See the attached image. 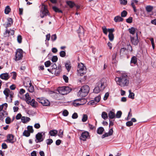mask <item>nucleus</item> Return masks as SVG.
Wrapping results in <instances>:
<instances>
[{
    "label": "nucleus",
    "mask_w": 156,
    "mask_h": 156,
    "mask_svg": "<svg viewBox=\"0 0 156 156\" xmlns=\"http://www.w3.org/2000/svg\"><path fill=\"white\" fill-rule=\"evenodd\" d=\"M119 76L115 78L117 84L121 87L127 86L129 83V78L127 74L125 72L121 71L118 73Z\"/></svg>",
    "instance_id": "1"
},
{
    "label": "nucleus",
    "mask_w": 156,
    "mask_h": 156,
    "mask_svg": "<svg viewBox=\"0 0 156 156\" xmlns=\"http://www.w3.org/2000/svg\"><path fill=\"white\" fill-rule=\"evenodd\" d=\"M106 80L105 79H102L98 83L97 86L94 88V92L95 93H98L101 91L103 90L106 86Z\"/></svg>",
    "instance_id": "2"
},
{
    "label": "nucleus",
    "mask_w": 156,
    "mask_h": 156,
    "mask_svg": "<svg viewBox=\"0 0 156 156\" xmlns=\"http://www.w3.org/2000/svg\"><path fill=\"white\" fill-rule=\"evenodd\" d=\"M133 51V49L132 46L129 44L127 45V48H123L120 49V57L123 58L127 57L128 58L129 52L132 53Z\"/></svg>",
    "instance_id": "3"
},
{
    "label": "nucleus",
    "mask_w": 156,
    "mask_h": 156,
    "mask_svg": "<svg viewBox=\"0 0 156 156\" xmlns=\"http://www.w3.org/2000/svg\"><path fill=\"white\" fill-rule=\"evenodd\" d=\"M89 88L88 86L85 85L83 86L78 93V96L80 97H83L86 96L88 93Z\"/></svg>",
    "instance_id": "4"
},
{
    "label": "nucleus",
    "mask_w": 156,
    "mask_h": 156,
    "mask_svg": "<svg viewBox=\"0 0 156 156\" xmlns=\"http://www.w3.org/2000/svg\"><path fill=\"white\" fill-rule=\"evenodd\" d=\"M78 75L82 76L86 73V68L82 63L78 64L77 69Z\"/></svg>",
    "instance_id": "5"
},
{
    "label": "nucleus",
    "mask_w": 156,
    "mask_h": 156,
    "mask_svg": "<svg viewBox=\"0 0 156 156\" xmlns=\"http://www.w3.org/2000/svg\"><path fill=\"white\" fill-rule=\"evenodd\" d=\"M40 14L41 17L42 18L49 15V11L47 9V6L43 4L42 5Z\"/></svg>",
    "instance_id": "6"
},
{
    "label": "nucleus",
    "mask_w": 156,
    "mask_h": 156,
    "mask_svg": "<svg viewBox=\"0 0 156 156\" xmlns=\"http://www.w3.org/2000/svg\"><path fill=\"white\" fill-rule=\"evenodd\" d=\"M45 136V132H41L38 133L36 135L35 137L36 140V142L38 143L43 141Z\"/></svg>",
    "instance_id": "7"
},
{
    "label": "nucleus",
    "mask_w": 156,
    "mask_h": 156,
    "mask_svg": "<svg viewBox=\"0 0 156 156\" xmlns=\"http://www.w3.org/2000/svg\"><path fill=\"white\" fill-rule=\"evenodd\" d=\"M3 93L5 95L6 98L8 100V98L9 96L10 100L9 102L12 101V98H13V92L11 91L9 89L6 88L3 91Z\"/></svg>",
    "instance_id": "8"
},
{
    "label": "nucleus",
    "mask_w": 156,
    "mask_h": 156,
    "mask_svg": "<svg viewBox=\"0 0 156 156\" xmlns=\"http://www.w3.org/2000/svg\"><path fill=\"white\" fill-rule=\"evenodd\" d=\"M60 93L62 95L66 94L71 90V89L68 87H63L59 89Z\"/></svg>",
    "instance_id": "9"
},
{
    "label": "nucleus",
    "mask_w": 156,
    "mask_h": 156,
    "mask_svg": "<svg viewBox=\"0 0 156 156\" xmlns=\"http://www.w3.org/2000/svg\"><path fill=\"white\" fill-rule=\"evenodd\" d=\"M14 60L17 61L22 58L23 57V50L21 49L16 50Z\"/></svg>",
    "instance_id": "10"
},
{
    "label": "nucleus",
    "mask_w": 156,
    "mask_h": 156,
    "mask_svg": "<svg viewBox=\"0 0 156 156\" xmlns=\"http://www.w3.org/2000/svg\"><path fill=\"white\" fill-rule=\"evenodd\" d=\"M38 101L44 106H48L50 105L49 101L44 98H39Z\"/></svg>",
    "instance_id": "11"
},
{
    "label": "nucleus",
    "mask_w": 156,
    "mask_h": 156,
    "mask_svg": "<svg viewBox=\"0 0 156 156\" xmlns=\"http://www.w3.org/2000/svg\"><path fill=\"white\" fill-rule=\"evenodd\" d=\"M89 136V133L87 131H84L82 133L80 137V140L83 141H86L87 138Z\"/></svg>",
    "instance_id": "12"
},
{
    "label": "nucleus",
    "mask_w": 156,
    "mask_h": 156,
    "mask_svg": "<svg viewBox=\"0 0 156 156\" xmlns=\"http://www.w3.org/2000/svg\"><path fill=\"white\" fill-rule=\"evenodd\" d=\"M7 112L4 110L0 109V120L3 121L7 115Z\"/></svg>",
    "instance_id": "13"
},
{
    "label": "nucleus",
    "mask_w": 156,
    "mask_h": 156,
    "mask_svg": "<svg viewBox=\"0 0 156 156\" xmlns=\"http://www.w3.org/2000/svg\"><path fill=\"white\" fill-rule=\"evenodd\" d=\"M131 42L133 44L135 45H137L138 44L139 41L137 34H136V36L135 37H131Z\"/></svg>",
    "instance_id": "14"
},
{
    "label": "nucleus",
    "mask_w": 156,
    "mask_h": 156,
    "mask_svg": "<svg viewBox=\"0 0 156 156\" xmlns=\"http://www.w3.org/2000/svg\"><path fill=\"white\" fill-rule=\"evenodd\" d=\"M109 34H108L109 39L111 41H112L114 39V36L113 32L115 31L114 28H112L111 30H109Z\"/></svg>",
    "instance_id": "15"
},
{
    "label": "nucleus",
    "mask_w": 156,
    "mask_h": 156,
    "mask_svg": "<svg viewBox=\"0 0 156 156\" xmlns=\"http://www.w3.org/2000/svg\"><path fill=\"white\" fill-rule=\"evenodd\" d=\"M9 77L10 76L7 73H2L0 75V78L5 80H7Z\"/></svg>",
    "instance_id": "16"
},
{
    "label": "nucleus",
    "mask_w": 156,
    "mask_h": 156,
    "mask_svg": "<svg viewBox=\"0 0 156 156\" xmlns=\"http://www.w3.org/2000/svg\"><path fill=\"white\" fill-rule=\"evenodd\" d=\"M6 141L9 143H13L14 142V136L12 134H9L7 136Z\"/></svg>",
    "instance_id": "17"
},
{
    "label": "nucleus",
    "mask_w": 156,
    "mask_h": 156,
    "mask_svg": "<svg viewBox=\"0 0 156 156\" xmlns=\"http://www.w3.org/2000/svg\"><path fill=\"white\" fill-rule=\"evenodd\" d=\"M138 2V1L137 0H133L131 2V5L135 12H136L137 11L135 5H137Z\"/></svg>",
    "instance_id": "18"
},
{
    "label": "nucleus",
    "mask_w": 156,
    "mask_h": 156,
    "mask_svg": "<svg viewBox=\"0 0 156 156\" xmlns=\"http://www.w3.org/2000/svg\"><path fill=\"white\" fill-rule=\"evenodd\" d=\"M113 133V130L112 128L110 129L108 133H107L103 134L102 136V138H104L106 137H108L109 136H111L112 135Z\"/></svg>",
    "instance_id": "19"
},
{
    "label": "nucleus",
    "mask_w": 156,
    "mask_h": 156,
    "mask_svg": "<svg viewBox=\"0 0 156 156\" xmlns=\"http://www.w3.org/2000/svg\"><path fill=\"white\" fill-rule=\"evenodd\" d=\"M65 65L66 68L68 72H69L71 68L70 62L69 61H67L66 62Z\"/></svg>",
    "instance_id": "20"
},
{
    "label": "nucleus",
    "mask_w": 156,
    "mask_h": 156,
    "mask_svg": "<svg viewBox=\"0 0 156 156\" xmlns=\"http://www.w3.org/2000/svg\"><path fill=\"white\" fill-rule=\"evenodd\" d=\"M32 83L30 80L28 78L26 79L24 81L23 85L25 87H28Z\"/></svg>",
    "instance_id": "21"
},
{
    "label": "nucleus",
    "mask_w": 156,
    "mask_h": 156,
    "mask_svg": "<svg viewBox=\"0 0 156 156\" xmlns=\"http://www.w3.org/2000/svg\"><path fill=\"white\" fill-rule=\"evenodd\" d=\"M22 122L24 123H27L29 122L30 119L27 117L22 116L21 119Z\"/></svg>",
    "instance_id": "22"
},
{
    "label": "nucleus",
    "mask_w": 156,
    "mask_h": 156,
    "mask_svg": "<svg viewBox=\"0 0 156 156\" xmlns=\"http://www.w3.org/2000/svg\"><path fill=\"white\" fill-rule=\"evenodd\" d=\"M81 101H83V103H80L79 102H75L74 103V105L75 106L82 105L85 104L87 102L86 100L84 99H82L81 100Z\"/></svg>",
    "instance_id": "23"
},
{
    "label": "nucleus",
    "mask_w": 156,
    "mask_h": 156,
    "mask_svg": "<svg viewBox=\"0 0 156 156\" xmlns=\"http://www.w3.org/2000/svg\"><path fill=\"white\" fill-rule=\"evenodd\" d=\"M123 19L120 16H117L114 18V20L115 22H119L123 21Z\"/></svg>",
    "instance_id": "24"
},
{
    "label": "nucleus",
    "mask_w": 156,
    "mask_h": 156,
    "mask_svg": "<svg viewBox=\"0 0 156 156\" xmlns=\"http://www.w3.org/2000/svg\"><path fill=\"white\" fill-rule=\"evenodd\" d=\"M57 133V130L55 129L50 130L49 132V134L52 136H56Z\"/></svg>",
    "instance_id": "25"
},
{
    "label": "nucleus",
    "mask_w": 156,
    "mask_h": 156,
    "mask_svg": "<svg viewBox=\"0 0 156 156\" xmlns=\"http://www.w3.org/2000/svg\"><path fill=\"white\" fill-rule=\"evenodd\" d=\"M109 117L110 119H113L115 117V114L114 112L110 111L108 114Z\"/></svg>",
    "instance_id": "26"
},
{
    "label": "nucleus",
    "mask_w": 156,
    "mask_h": 156,
    "mask_svg": "<svg viewBox=\"0 0 156 156\" xmlns=\"http://www.w3.org/2000/svg\"><path fill=\"white\" fill-rule=\"evenodd\" d=\"M25 96L26 102L27 103L29 104L31 100V97L30 96L29 94L28 93H26L25 95Z\"/></svg>",
    "instance_id": "27"
},
{
    "label": "nucleus",
    "mask_w": 156,
    "mask_h": 156,
    "mask_svg": "<svg viewBox=\"0 0 156 156\" xmlns=\"http://www.w3.org/2000/svg\"><path fill=\"white\" fill-rule=\"evenodd\" d=\"M66 4L70 8H73L74 6L75 5V3L71 1H67L66 2Z\"/></svg>",
    "instance_id": "28"
},
{
    "label": "nucleus",
    "mask_w": 156,
    "mask_h": 156,
    "mask_svg": "<svg viewBox=\"0 0 156 156\" xmlns=\"http://www.w3.org/2000/svg\"><path fill=\"white\" fill-rule=\"evenodd\" d=\"M30 105L33 107H35L37 106V103L36 102L34 99H32L30 102Z\"/></svg>",
    "instance_id": "29"
},
{
    "label": "nucleus",
    "mask_w": 156,
    "mask_h": 156,
    "mask_svg": "<svg viewBox=\"0 0 156 156\" xmlns=\"http://www.w3.org/2000/svg\"><path fill=\"white\" fill-rule=\"evenodd\" d=\"M136 30V29L133 27H132L128 29L129 33L133 35L135 34Z\"/></svg>",
    "instance_id": "30"
},
{
    "label": "nucleus",
    "mask_w": 156,
    "mask_h": 156,
    "mask_svg": "<svg viewBox=\"0 0 156 156\" xmlns=\"http://www.w3.org/2000/svg\"><path fill=\"white\" fill-rule=\"evenodd\" d=\"M102 29L103 33L105 35H107L108 32L109 33V30L112 29H107L105 26L102 27Z\"/></svg>",
    "instance_id": "31"
},
{
    "label": "nucleus",
    "mask_w": 156,
    "mask_h": 156,
    "mask_svg": "<svg viewBox=\"0 0 156 156\" xmlns=\"http://www.w3.org/2000/svg\"><path fill=\"white\" fill-rule=\"evenodd\" d=\"M137 58L135 56H133L131 59L130 63L131 64L133 63L134 64H135L137 63Z\"/></svg>",
    "instance_id": "32"
},
{
    "label": "nucleus",
    "mask_w": 156,
    "mask_h": 156,
    "mask_svg": "<svg viewBox=\"0 0 156 156\" xmlns=\"http://www.w3.org/2000/svg\"><path fill=\"white\" fill-rule=\"evenodd\" d=\"M8 106V105L7 103H5L0 105V109H2L5 110L6 109Z\"/></svg>",
    "instance_id": "33"
},
{
    "label": "nucleus",
    "mask_w": 156,
    "mask_h": 156,
    "mask_svg": "<svg viewBox=\"0 0 156 156\" xmlns=\"http://www.w3.org/2000/svg\"><path fill=\"white\" fill-rule=\"evenodd\" d=\"M8 22L7 23V26L8 27H10L13 23V21L12 19L10 18L8 19Z\"/></svg>",
    "instance_id": "34"
},
{
    "label": "nucleus",
    "mask_w": 156,
    "mask_h": 156,
    "mask_svg": "<svg viewBox=\"0 0 156 156\" xmlns=\"http://www.w3.org/2000/svg\"><path fill=\"white\" fill-rule=\"evenodd\" d=\"M129 94L128 96L129 98L132 99H133L134 98L135 95L134 93L132 92L131 90H129Z\"/></svg>",
    "instance_id": "35"
},
{
    "label": "nucleus",
    "mask_w": 156,
    "mask_h": 156,
    "mask_svg": "<svg viewBox=\"0 0 156 156\" xmlns=\"http://www.w3.org/2000/svg\"><path fill=\"white\" fill-rule=\"evenodd\" d=\"M153 9V6L151 5H147L146 7V11L149 12H151Z\"/></svg>",
    "instance_id": "36"
},
{
    "label": "nucleus",
    "mask_w": 156,
    "mask_h": 156,
    "mask_svg": "<svg viewBox=\"0 0 156 156\" xmlns=\"http://www.w3.org/2000/svg\"><path fill=\"white\" fill-rule=\"evenodd\" d=\"M101 117L104 119H107L108 118L107 113L105 112H102L101 114Z\"/></svg>",
    "instance_id": "37"
},
{
    "label": "nucleus",
    "mask_w": 156,
    "mask_h": 156,
    "mask_svg": "<svg viewBox=\"0 0 156 156\" xmlns=\"http://www.w3.org/2000/svg\"><path fill=\"white\" fill-rule=\"evenodd\" d=\"M11 11V9L9 6H7L5 9V12L6 14H8Z\"/></svg>",
    "instance_id": "38"
},
{
    "label": "nucleus",
    "mask_w": 156,
    "mask_h": 156,
    "mask_svg": "<svg viewBox=\"0 0 156 156\" xmlns=\"http://www.w3.org/2000/svg\"><path fill=\"white\" fill-rule=\"evenodd\" d=\"M104 131V128L102 127H100L97 130V133L100 134H102Z\"/></svg>",
    "instance_id": "39"
},
{
    "label": "nucleus",
    "mask_w": 156,
    "mask_h": 156,
    "mask_svg": "<svg viewBox=\"0 0 156 156\" xmlns=\"http://www.w3.org/2000/svg\"><path fill=\"white\" fill-rule=\"evenodd\" d=\"M23 135L26 137H28L30 135V133L27 130H25L23 133Z\"/></svg>",
    "instance_id": "40"
},
{
    "label": "nucleus",
    "mask_w": 156,
    "mask_h": 156,
    "mask_svg": "<svg viewBox=\"0 0 156 156\" xmlns=\"http://www.w3.org/2000/svg\"><path fill=\"white\" fill-rule=\"evenodd\" d=\"M88 119V116L86 114H83L82 119V121L83 122H86Z\"/></svg>",
    "instance_id": "41"
},
{
    "label": "nucleus",
    "mask_w": 156,
    "mask_h": 156,
    "mask_svg": "<svg viewBox=\"0 0 156 156\" xmlns=\"http://www.w3.org/2000/svg\"><path fill=\"white\" fill-rule=\"evenodd\" d=\"M28 90L30 92H33L34 91V88L33 86L32 85V84H31L28 87Z\"/></svg>",
    "instance_id": "42"
},
{
    "label": "nucleus",
    "mask_w": 156,
    "mask_h": 156,
    "mask_svg": "<svg viewBox=\"0 0 156 156\" xmlns=\"http://www.w3.org/2000/svg\"><path fill=\"white\" fill-rule=\"evenodd\" d=\"M27 130L30 133H33L34 132V129L32 126H28L27 127Z\"/></svg>",
    "instance_id": "43"
},
{
    "label": "nucleus",
    "mask_w": 156,
    "mask_h": 156,
    "mask_svg": "<svg viewBox=\"0 0 156 156\" xmlns=\"http://www.w3.org/2000/svg\"><path fill=\"white\" fill-rule=\"evenodd\" d=\"M53 10L56 12L62 13V11L59 9L58 8L55 6H53Z\"/></svg>",
    "instance_id": "44"
},
{
    "label": "nucleus",
    "mask_w": 156,
    "mask_h": 156,
    "mask_svg": "<svg viewBox=\"0 0 156 156\" xmlns=\"http://www.w3.org/2000/svg\"><path fill=\"white\" fill-rule=\"evenodd\" d=\"M122 114V112L121 111H118L117 112L115 116L117 118H119L121 117Z\"/></svg>",
    "instance_id": "45"
},
{
    "label": "nucleus",
    "mask_w": 156,
    "mask_h": 156,
    "mask_svg": "<svg viewBox=\"0 0 156 156\" xmlns=\"http://www.w3.org/2000/svg\"><path fill=\"white\" fill-rule=\"evenodd\" d=\"M101 96L100 95L98 96L97 97H96L94 98V101L96 103H98L99 102L100 100L101 99Z\"/></svg>",
    "instance_id": "46"
},
{
    "label": "nucleus",
    "mask_w": 156,
    "mask_h": 156,
    "mask_svg": "<svg viewBox=\"0 0 156 156\" xmlns=\"http://www.w3.org/2000/svg\"><path fill=\"white\" fill-rule=\"evenodd\" d=\"M11 76H12V78L14 80H15L17 74L15 72H12L11 73Z\"/></svg>",
    "instance_id": "47"
},
{
    "label": "nucleus",
    "mask_w": 156,
    "mask_h": 156,
    "mask_svg": "<svg viewBox=\"0 0 156 156\" xmlns=\"http://www.w3.org/2000/svg\"><path fill=\"white\" fill-rule=\"evenodd\" d=\"M58 59V57L56 56H54L52 58L51 60L53 62H57Z\"/></svg>",
    "instance_id": "48"
},
{
    "label": "nucleus",
    "mask_w": 156,
    "mask_h": 156,
    "mask_svg": "<svg viewBox=\"0 0 156 156\" xmlns=\"http://www.w3.org/2000/svg\"><path fill=\"white\" fill-rule=\"evenodd\" d=\"M59 54L60 56L62 57H64L66 55V53L65 51H61L60 52Z\"/></svg>",
    "instance_id": "49"
},
{
    "label": "nucleus",
    "mask_w": 156,
    "mask_h": 156,
    "mask_svg": "<svg viewBox=\"0 0 156 156\" xmlns=\"http://www.w3.org/2000/svg\"><path fill=\"white\" fill-rule=\"evenodd\" d=\"M127 12L125 11L124 10L122 11L121 13V16L122 17H125L126 16L127 14Z\"/></svg>",
    "instance_id": "50"
},
{
    "label": "nucleus",
    "mask_w": 156,
    "mask_h": 156,
    "mask_svg": "<svg viewBox=\"0 0 156 156\" xmlns=\"http://www.w3.org/2000/svg\"><path fill=\"white\" fill-rule=\"evenodd\" d=\"M63 131L62 129H59V132L58 134V135L60 137H62L63 134Z\"/></svg>",
    "instance_id": "51"
},
{
    "label": "nucleus",
    "mask_w": 156,
    "mask_h": 156,
    "mask_svg": "<svg viewBox=\"0 0 156 156\" xmlns=\"http://www.w3.org/2000/svg\"><path fill=\"white\" fill-rule=\"evenodd\" d=\"M119 1L120 4L124 5H126L127 4V1L126 0H119Z\"/></svg>",
    "instance_id": "52"
},
{
    "label": "nucleus",
    "mask_w": 156,
    "mask_h": 156,
    "mask_svg": "<svg viewBox=\"0 0 156 156\" xmlns=\"http://www.w3.org/2000/svg\"><path fill=\"white\" fill-rule=\"evenodd\" d=\"M22 36L20 35H18L17 38V40L18 42L19 43H21L22 42Z\"/></svg>",
    "instance_id": "53"
},
{
    "label": "nucleus",
    "mask_w": 156,
    "mask_h": 156,
    "mask_svg": "<svg viewBox=\"0 0 156 156\" xmlns=\"http://www.w3.org/2000/svg\"><path fill=\"white\" fill-rule=\"evenodd\" d=\"M7 31L8 34H9V36L10 35H13L14 34V32L13 30H7Z\"/></svg>",
    "instance_id": "54"
},
{
    "label": "nucleus",
    "mask_w": 156,
    "mask_h": 156,
    "mask_svg": "<svg viewBox=\"0 0 156 156\" xmlns=\"http://www.w3.org/2000/svg\"><path fill=\"white\" fill-rule=\"evenodd\" d=\"M46 141L48 145H50L53 142V140L51 139H47Z\"/></svg>",
    "instance_id": "55"
},
{
    "label": "nucleus",
    "mask_w": 156,
    "mask_h": 156,
    "mask_svg": "<svg viewBox=\"0 0 156 156\" xmlns=\"http://www.w3.org/2000/svg\"><path fill=\"white\" fill-rule=\"evenodd\" d=\"M68 114L69 112L66 110H65L63 111L62 112V114L64 116H67L68 115Z\"/></svg>",
    "instance_id": "56"
},
{
    "label": "nucleus",
    "mask_w": 156,
    "mask_h": 156,
    "mask_svg": "<svg viewBox=\"0 0 156 156\" xmlns=\"http://www.w3.org/2000/svg\"><path fill=\"white\" fill-rule=\"evenodd\" d=\"M126 21L129 23H131L132 22V17H129L126 20Z\"/></svg>",
    "instance_id": "57"
},
{
    "label": "nucleus",
    "mask_w": 156,
    "mask_h": 156,
    "mask_svg": "<svg viewBox=\"0 0 156 156\" xmlns=\"http://www.w3.org/2000/svg\"><path fill=\"white\" fill-rule=\"evenodd\" d=\"M89 103L90 105H94L97 104V103H96L95 101H94V100H92L90 101L89 102Z\"/></svg>",
    "instance_id": "58"
},
{
    "label": "nucleus",
    "mask_w": 156,
    "mask_h": 156,
    "mask_svg": "<svg viewBox=\"0 0 156 156\" xmlns=\"http://www.w3.org/2000/svg\"><path fill=\"white\" fill-rule=\"evenodd\" d=\"M22 115L20 113H19L17 114L16 115V118L17 120H19L21 119L22 118Z\"/></svg>",
    "instance_id": "59"
},
{
    "label": "nucleus",
    "mask_w": 156,
    "mask_h": 156,
    "mask_svg": "<svg viewBox=\"0 0 156 156\" xmlns=\"http://www.w3.org/2000/svg\"><path fill=\"white\" fill-rule=\"evenodd\" d=\"M50 64L51 62L49 61L46 62L44 63V65L46 67H49L50 66Z\"/></svg>",
    "instance_id": "60"
},
{
    "label": "nucleus",
    "mask_w": 156,
    "mask_h": 156,
    "mask_svg": "<svg viewBox=\"0 0 156 156\" xmlns=\"http://www.w3.org/2000/svg\"><path fill=\"white\" fill-rule=\"evenodd\" d=\"M11 119L9 117H7L5 119V122L6 124H9L10 122Z\"/></svg>",
    "instance_id": "61"
},
{
    "label": "nucleus",
    "mask_w": 156,
    "mask_h": 156,
    "mask_svg": "<svg viewBox=\"0 0 156 156\" xmlns=\"http://www.w3.org/2000/svg\"><path fill=\"white\" fill-rule=\"evenodd\" d=\"M133 125V123L131 121H129L127 122L126 123V125L127 126L129 127Z\"/></svg>",
    "instance_id": "62"
},
{
    "label": "nucleus",
    "mask_w": 156,
    "mask_h": 156,
    "mask_svg": "<svg viewBox=\"0 0 156 156\" xmlns=\"http://www.w3.org/2000/svg\"><path fill=\"white\" fill-rule=\"evenodd\" d=\"M57 38L56 35L55 34H53L51 36V39L53 41H54Z\"/></svg>",
    "instance_id": "63"
},
{
    "label": "nucleus",
    "mask_w": 156,
    "mask_h": 156,
    "mask_svg": "<svg viewBox=\"0 0 156 156\" xmlns=\"http://www.w3.org/2000/svg\"><path fill=\"white\" fill-rule=\"evenodd\" d=\"M63 78L66 82L67 83L68 82V77L65 75H63Z\"/></svg>",
    "instance_id": "64"
}]
</instances>
